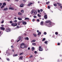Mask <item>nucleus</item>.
<instances>
[{"mask_svg":"<svg viewBox=\"0 0 62 62\" xmlns=\"http://www.w3.org/2000/svg\"><path fill=\"white\" fill-rule=\"evenodd\" d=\"M25 44L24 43H22L21 44L20 46V48H24V47L26 48Z\"/></svg>","mask_w":62,"mask_h":62,"instance_id":"nucleus-1","label":"nucleus"},{"mask_svg":"<svg viewBox=\"0 0 62 62\" xmlns=\"http://www.w3.org/2000/svg\"><path fill=\"white\" fill-rule=\"evenodd\" d=\"M11 25L13 26H16L17 25V24L16 23H12L11 24Z\"/></svg>","mask_w":62,"mask_h":62,"instance_id":"nucleus-2","label":"nucleus"},{"mask_svg":"<svg viewBox=\"0 0 62 62\" xmlns=\"http://www.w3.org/2000/svg\"><path fill=\"white\" fill-rule=\"evenodd\" d=\"M46 23H49V24L50 25H51V24H52V22H51L50 21V20H48L47 21H46Z\"/></svg>","mask_w":62,"mask_h":62,"instance_id":"nucleus-3","label":"nucleus"},{"mask_svg":"<svg viewBox=\"0 0 62 62\" xmlns=\"http://www.w3.org/2000/svg\"><path fill=\"white\" fill-rule=\"evenodd\" d=\"M39 51H43V48H41V47L40 46H39Z\"/></svg>","mask_w":62,"mask_h":62,"instance_id":"nucleus-4","label":"nucleus"},{"mask_svg":"<svg viewBox=\"0 0 62 62\" xmlns=\"http://www.w3.org/2000/svg\"><path fill=\"white\" fill-rule=\"evenodd\" d=\"M0 29L3 31H4V30H5V28L3 27H1Z\"/></svg>","mask_w":62,"mask_h":62,"instance_id":"nucleus-5","label":"nucleus"},{"mask_svg":"<svg viewBox=\"0 0 62 62\" xmlns=\"http://www.w3.org/2000/svg\"><path fill=\"white\" fill-rule=\"evenodd\" d=\"M34 4V3H33L31 2L30 3H29V4H28V5H27V6L28 7H29V6H30V5H32V4Z\"/></svg>","mask_w":62,"mask_h":62,"instance_id":"nucleus-6","label":"nucleus"},{"mask_svg":"<svg viewBox=\"0 0 62 62\" xmlns=\"http://www.w3.org/2000/svg\"><path fill=\"white\" fill-rule=\"evenodd\" d=\"M6 31L7 32H9L10 31V30L9 29H8L6 30Z\"/></svg>","mask_w":62,"mask_h":62,"instance_id":"nucleus-7","label":"nucleus"},{"mask_svg":"<svg viewBox=\"0 0 62 62\" xmlns=\"http://www.w3.org/2000/svg\"><path fill=\"white\" fill-rule=\"evenodd\" d=\"M44 24V22L43 21H41V22L40 24L41 25H43Z\"/></svg>","mask_w":62,"mask_h":62,"instance_id":"nucleus-8","label":"nucleus"},{"mask_svg":"<svg viewBox=\"0 0 62 62\" xmlns=\"http://www.w3.org/2000/svg\"><path fill=\"white\" fill-rule=\"evenodd\" d=\"M9 9L11 10H14V8H13L12 7H10L9 8Z\"/></svg>","mask_w":62,"mask_h":62,"instance_id":"nucleus-9","label":"nucleus"},{"mask_svg":"<svg viewBox=\"0 0 62 62\" xmlns=\"http://www.w3.org/2000/svg\"><path fill=\"white\" fill-rule=\"evenodd\" d=\"M20 7L21 8H23V4H21L20 6Z\"/></svg>","mask_w":62,"mask_h":62,"instance_id":"nucleus-10","label":"nucleus"},{"mask_svg":"<svg viewBox=\"0 0 62 62\" xmlns=\"http://www.w3.org/2000/svg\"><path fill=\"white\" fill-rule=\"evenodd\" d=\"M47 15H46L44 16V17L45 19H47Z\"/></svg>","mask_w":62,"mask_h":62,"instance_id":"nucleus-11","label":"nucleus"},{"mask_svg":"<svg viewBox=\"0 0 62 62\" xmlns=\"http://www.w3.org/2000/svg\"><path fill=\"white\" fill-rule=\"evenodd\" d=\"M25 39V40H26V39L28 40L29 39V38H28V37H25L24 38Z\"/></svg>","mask_w":62,"mask_h":62,"instance_id":"nucleus-12","label":"nucleus"},{"mask_svg":"<svg viewBox=\"0 0 62 62\" xmlns=\"http://www.w3.org/2000/svg\"><path fill=\"white\" fill-rule=\"evenodd\" d=\"M23 58V56H22L20 57L19 58V59H21V60H22Z\"/></svg>","mask_w":62,"mask_h":62,"instance_id":"nucleus-13","label":"nucleus"},{"mask_svg":"<svg viewBox=\"0 0 62 62\" xmlns=\"http://www.w3.org/2000/svg\"><path fill=\"white\" fill-rule=\"evenodd\" d=\"M24 20H28L29 21V18L28 17H26L25 18Z\"/></svg>","mask_w":62,"mask_h":62,"instance_id":"nucleus-14","label":"nucleus"},{"mask_svg":"<svg viewBox=\"0 0 62 62\" xmlns=\"http://www.w3.org/2000/svg\"><path fill=\"white\" fill-rule=\"evenodd\" d=\"M34 10H32L31 11V14H32L33 13H34Z\"/></svg>","mask_w":62,"mask_h":62,"instance_id":"nucleus-15","label":"nucleus"},{"mask_svg":"<svg viewBox=\"0 0 62 62\" xmlns=\"http://www.w3.org/2000/svg\"><path fill=\"white\" fill-rule=\"evenodd\" d=\"M8 10V8H5L3 9L4 10Z\"/></svg>","mask_w":62,"mask_h":62,"instance_id":"nucleus-16","label":"nucleus"},{"mask_svg":"<svg viewBox=\"0 0 62 62\" xmlns=\"http://www.w3.org/2000/svg\"><path fill=\"white\" fill-rule=\"evenodd\" d=\"M17 19L18 20H19V21H21V20H22V18H20L18 17L17 18Z\"/></svg>","mask_w":62,"mask_h":62,"instance_id":"nucleus-17","label":"nucleus"},{"mask_svg":"<svg viewBox=\"0 0 62 62\" xmlns=\"http://www.w3.org/2000/svg\"><path fill=\"white\" fill-rule=\"evenodd\" d=\"M34 15H36V14H37V12L36 11L35 12H34Z\"/></svg>","mask_w":62,"mask_h":62,"instance_id":"nucleus-18","label":"nucleus"},{"mask_svg":"<svg viewBox=\"0 0 62 62\" xmlns=\"http://www.w3.org/2000/svg\"><path fill=\"white\" fill-rule=\"evenodd\" d=\"M18 14L19 15H22V14L20 12H19L18 13Z\"/></svg>","mask_w":62,"mask_h":62,"instance_id":"nucleus-19","label":"nucleus"},{"mask_svg":"<svg viewBox=\"0 0 62 62\" xmlns=\"http://www.w3.org/2000/svg\"><path fill=\"white\" fill-rule=\"evenodd\" d=\"M23 24H24V25H25V24H26V22L24 21V23H23Z\"/></svg>","mask_w":62,"mask_h":62,"instance_id":"nucleus-20","label":"nucleus"},{"mask_svg":"<svg viewBox=\"0 0 62 62\" xmlns=\"http://www.w3.org/2000/svg\"><path fill=\"white\" fill-rule=\"evenodd\" d=\"M34 49H35V48H34V47H32L31 48V50H32V51H34Z\"/></svg>","mask_w":62,"mask_h":62,"instance_id":"nucleus-21","label":"nucleus"},{"mask_svg":"<svg viewBox=\"0 0 62 62\" xmlns=\"http://www.w3.org/2000/svg\"><path fill=\"white\" fill-rule=\"evenodd\" d=\"M3 5V6H6V3H4Z\"/></svg>","mask_w":62,"mask_h":62,"instance_id":"nucleus-22","label":"nucleus"},{"mask_svg":"<svg viewBox=\"0 0 62 62\" xmlns=\"http://www.w3.org/2000/svg\"><path fill=\"white\" fill-rule=\"evenodd\" d=\"M38 17H41V15L39 14H38Z\"/></svg>","mask_w":62,"mask_h":62,"instance_id":"nucleus-23","label":"nucleus"},{"mask_svg":"<svg viewBox=\"0 0 62 62\" xmlns=\"http://www.w3.org/2000/svg\"><path fill=\"white\" fill-rule=\"evenodd\" d=\"M45 38H44L42 40V41H45Z\"/></svg>","mask_w":62,"mask_h":62,"instance_id":"nucleus-24","label":"nucleus"},{"mask_svg":"<svg viewBox=\"0 0 62 62\" xmlns=\"http://www.w3.org/2000/svg\"><path fill=\"white\" fill-rule=\"evenodd\" d=\"M33 35L34 37H37V34H33Z\"/></svg>","mask_w":62,"mask_h":62,"instance_id":"nucleus-25","label":"nucleus"},{"mask_svg":"<svg viewBox=\"0 0 62 62\" xmlns=\"http://www.w3.org/2000/svg\"><path fill=\"white\" fill-rule=\"evenodd\" d=\"M58 32H55V34L56 35H58Z\"/></svg>","mask_w":62,"mask_h":62,"instance_id":"nucleus-26","label":"nucleus"},{"mask_svg":"<svg viewBox=\"0 0 62 62\" xmlns=\"http://www.w3.org/2000/svg\"><path fill=\"white\" fill-rule=\"evenodd\" d=\"M4 20H3H3L2 21L1 23H4Z\"/></svg>","mask_w":62,"mask_h":62,"instance_id":"nucleus-27","label":"nucleus"},{"mask_svg":"<svg viewBox=\"0 0 62 62\" xmlns=\"http://www.w3.org/2000/svg\"><path fill=\"white\" fill-rule=\"evenodd\" d=\"M54 5L55 7H56V6H57V4H54Z\"/></svg>","mask_w":62,"mask_h":62,"instance_id":"nucleus-28","label":"nucleus"},{"mask_svg":"<svg viewBox=\"0 0 62 62\" xmlns=\"http://www.w3.org/2000/svg\"><path fill=\"white\" fill-rule=\"evenodd\" d=\"M4 7H5V6L4 5L2 6L1 7V8H4Z\"/></svg>","mask_w":62,"mask_h":62,"instance_id":"nucleus-29","label":"nucleus"},{"mask_svg":"<svg viewBox=\"0 0 62 62\" xmlns=\"http://www.w3.org/2000/svg\"><path fill=\"white\" fill-rule=\"evenodd\" d=\"M44 43L45 44H48V42H47V41H46L44 42Z\"/></svg>","mask_w":62,"mask_h":62,"instance_id":"nucleus-30","label":"nucleus"},{"mask_svg":"<svg viewBox=\"0 0 62 62\" xmlns=\"http://www.w3.org/2000/svg\"><path fill=\"white\" fill-rule=\"evenodd\" d=\"M23 54V52H22V53H20V54L19 55H22Z\"/></svg>","mask_w":62,"mask_h":62,"instance_id":"nucleus-31","label":"nucleus"},{"mask_svg":"<svg viewBox=\"0 0 62 62\" xmlns=\"http://www.w3.org/2000/svg\"><path fill=\"white\" fill-rule=\"evenodd\" d=\"M19 38L20 40H21L22 39V38L21 37H19Z\"/></svg>","mask_w":62,"mask_h":62,"instance_id":"nucleus-32","label":"nucleus"},{"mask_svg":"<svg viewBox=\"0 0 62 62\" xmlns=\"http://www.w3.org/2000/svg\"><path fill=\"white\" fill-rule=\"evenodd\" d=\"M36 44L35 43H32V45H34V46H35Z\"/></svg>","mask_w":62,"mask_h":62,"instance_id":"nucleus-33","label":"nucleus"},{"mask_svg":"<svg viewBox=\"0 0 62 62\" xmlns=\"http://www.w3.org/2000/svg\"><path fill=\"white\" fill-rule=\"evenodd\" d=\"M21 12H22V13H23L24 11L23 10H21Z\"/></svg>","mask_w":62,"mask_h":62,"instance_id":"nucleus-34","label":"nucleus"},{"mask_svg":"<svg viewBox=\"0 0 62 62\" xmlns=\"http://www.w3.org/2000/svg\"><path fill=\"white\" fill-rule=\"evenodd\" d=\"M40 11L41 12H42V11H43V10L42 9H41L40 10Z\"/></svg>","mask_w":62,"mask_h":62,"instance_id":"nucleus-35","label":"nucleus"},{"mask_svg":"<svg viewBox=\"0 0 62 62\" xmlns=\"http://www.w3.org/2000/svg\"><path fill=\"white\" fill-rule=\"evenodd\" d=\"M44 35H46V34H47V33L46 32H44Z\"/></svg>","mask_w":62,"mask_h":62,"instance_id":"nucleus-36","label":"nucleus"},{"mask_svg":"<svg viewBox=\"0 0 62 62\" xmlns=\"http://www.w3.org/2000/svg\"><path fill=\"white\" fill-rule=\"evenodd\" d=\"M17 27L18 28H20V27H19V26H17Z\"/></svg>","mask_w":62,"mask_h":62,"instance_id":"nucleus-37","label":"nucleus"},{"mask_svg":"<svg viewBox=\"0 0 62 62\" xmlns=\"http://www.w3.org/2000/svg\"><path fill=\"white\" fill-rule=\"evenodd\" d=\"M33 17L34 18H37V16H33Z\"/></svg>","mask_w":62,"mask_h":62,"instance_id":"nucleus-38","label":"nucleus"},{"mask_svg":"<svg viewBox=\"0 0 62 62\" xmlns=\"http://www.w3.org/2000/svg\"><path fill=\"white\" fill-rule=\"evenodd\" d=\"M49 3H50V2L49 1H48L46 3V4H49Z\"/></svg>","mask_w":62,"mask_h":62,"instance_id":"nucleus-39","label":"nucleus"},{"mask_svg":"<svg viewBox=\"0 0 62 62\" xmlns=\"http://www.w3.org/2000/svg\"><path fill=\"white\" fill-rule=\"evenodd\" d=\"M32 42H35V41H36V40H32Z\"/></svg>","mask_w":62,"mask_h":62,"instance_id":"nucleus-40","label":"nucleus"},{"mask_svg":"<svg viewBox=\"0 0 62 62\" xmlns=\"http://www.w3.org/2000/svg\"><path fill=\"white\" fill-rule=\"evenodd\" d=\"M47 8H48V9H50V6H48L47 7Z\"/></svg>","mask_w":62,"mask_h":62,"instance_id":"nucleus-41","label":"nucleus"},{"mask_svg":"<svg viewBox=\"0 0 62 62\" xmlns=\"http://www.w3.org/2000/svg\"><path fill=\"white\" fill-rule=\"evenodd\" d=\"M9 23H12V21H10Z\"/></svg>","mask_w":62,"mask_h":62,"instance_id":"nucleus-42","label":"nucleus"},{"mask_svg":"<svg viewBox=\"0 0 62 62\" xmlns=\"http://www.w3.org/2000/svg\"><path fill=\"white\" fill-rule=\"evenodd\" d=\"M17 22V20H16L14 21V22H15V23H16Z\"/></svg>","mask_w":62,"mask_h":62,"instance_id":"nucleus-43","label":"nucleus"},{"mask_svg":"<svg viewBox=\"0 0 62 62\" xmlns=\"http://www.w3.org/2000/svg\"><path fill=\"white\" fill-rule=\"evenodd\" d=\"M7 60H8V61H9V58H7L6 59Z\"/></svg>","mask_w":62,"mask_h":62,"instance_id":"nucleus-44","label":"nucleus"},{"mask_svg":"<svg viewBox=\"0 0 62 62\" xmlns=\"http://www.w3.org/2000/svg\"><path fill=\"white\" fill-rule=\"evenodd\" d=\"M37 22H39V19H38L37 20Z\"/></svg>","mask_w":62,"mask_h":62,"instance_id":"nucleus-45","label":"nucleus"},{"mask_svg":"<svg viewBox=\"0 0 62 62\" xmlns=\"http://www.w3.org/2000/svg\"><path fill=\"white\" fill-rule=\"evenodd\" d=\"M34 53L35 54H37V51H34Z\"/></svg>","mask_w":62,"mask_h":62,"instance_id":"nucleus-46","label":"nucleus"},{"mask_svg":"<svg viewBox=\"0 0 62 62\" xmlns=\"http://www.w3.org/2000/svg\"><path fill=\"white\" fill-rule=\"evenodd\" d=\"M35 21V19H33L32 20L33 22H34Z\"/></svg>","mask_w":62,"mask_h":62,"instance_id":"nucleus-47","label":"nucleus"},{"mask_svg":"<svg viewBox=\"0 0 62 62\" xmlns=\"http://www.w3.org/2000/svg\"><path fill=\"white\" fill-rule=\"evenodd\" d=\"M23 0L24 2H26V0Z\"/></svg>","mask_w":62,"mask_h":62,"instance_id":"nucleus-48","label":"nucleus"},{"mask_svg":"<svg viewBox=\"0 0 62 62\" xmlns=\"http://www.w3.org/2000/svg\"><path fill=\"white\" fill-rule=\"evenodd\" d=\"M33 57V55L30 56V58H31V57Z\"/></svg>","mask_w":62,"mask_h":62,"instance_id":"nucleus-49","label":"nucleus"},{"mask_svg":"<svg viewBox=\"0 0 62 62\" xmlns=\"http://www.w3.org/2000/svg\"><path fill=\"white\" fill-rule=\"evenodd\" d=\"M38 12H39V13L40 12V10H38Z\"/></svg>","mask_w":62,"mask_h":62,"instance_id":"nucleus-50","label":"nucleus"},{"mask_svg":"<svg viewBox=\"0 0 62 62\" xmlns=\"http://www.w3.org/2000/svg\"><path fill=\"white\" fill-rule=\"evenodd\" d=\"M20 40L19 39L17 41V42H19V41H20Z\"/></svg>","mask_w":62,"mask_h":62,"instance_id":"nucleus-51","label":"nucleus"},{"mask_svg":"<svg viewBox=\"0 0 62 62\" xmlns=\"http://www.w3.org/2000/svg\"><path fill=\"white\" fill-rule=\"evenodd\" d=\"M22 23H24V21H23V20H22V21L21 22Z\"/></svg>","mask_w":62,"mask_h":62,"instance_id":"nucleus-52","label":"nucleus"},{"mask_svg":"<svg viewBox=\"0 0 62 62\" xmlns=\"http://www.w3.org/2000/svg\"><path fill=\"white\" fill-rule=\"evenodd\" d=\"M1 26L2 27H4V25H1Z\"/></svg>","mask_w":62,"mask_h":62,"instance_id":"nucleus-53","label":"nucleus"},{"mask_svg":"<svg viewBox=\"0 0 62 62\" xmlns=\"http://www.w3.org/2000/svg\"><path fill=\"white\" fill-rule=\"evenodd\" d=\"M2 5V3H0V7Z\"/></svg>","mask_w":62,"mask_h":62,"instance_id":"nucleus-54","label":"nucleus"},{"mask_svg":"<svg viewBox=\"0 0 62 62\" xmlns=\"http://www.w3.org/2000/svg\"><path fill=\"white\" fill-rule=\"evenodd\" d=\"M15 1H16V2H18V0H15Z\"/></svg>","mask_w":62,"mask_h":62,"instance_id":"nucleus-55","label":"nucleus"},{"mask_svg":"<svg viewBox=\"0 0 62 62\" xmlns=\"http://www.w3.org/2000/svg\"><path fill=\"white\" fill-rule=\"evenodd\" d=\"M14 19H15V20H16V19H17V18L16 17H14Z\"/></svg>","mask_w":62,"mask_h":62,"instance_id":"nucleus-56","label":"nucleus"},{"mask_svg":"<svg viewBox=\"0 0 62 62\" xmlns=\"http://www.w3.org/2000/svg\"><path fill=\"white\" fill-rule=\"evenodd\" d=\"M39 34L40 35L41 34V33L40 32H39Z\"/></svg>","mask_w":62,"mask_h":62,"instance_id":"nucleus-57","label":"nucleus"},{"mask_svg":"<svg viewBox=\"0 0 62 62\" xmlns=\"http://www.w3.org/2000/svg\"><path fill=\"white\" fill-rule=\"evenodd\" d=\"M18 23H21V22L20 21H19V22H18Z\"/></svg>","mask_w":62,"mask_h":62,"instance_id":"nucleus-58","label":"nucleus"},{"mask_svg":"<svg viewBox=\"0 0 62 62\" xmlns=\"http://www.w3.org/2000/svg\"><path fill=\"white\" fill-rule=\"evenodd\" d=\"M28 50H30V47H28Z\"/></svg>","mask_w":62,"mask_h":62,"instance_id":"nucleus-59","label":"nucleus"},{"mask_svg":"<svg viewBox=\"0 0 62 62\" xmlns=\"http://www.w3.org/2000/svg\"><path fill=\"white\" fill-rule=\"evenodd\" d=\"M59 5L60 6H61V4H59Z\"/></svg>","mask_w":62,"mask_h":62,"instance_id":"nucleus-60","label":"nucleus"},{"mask_svg":"<svg viewBox=\"0 0 62 62\" xmlns=\"http://www.w3.org/2000/svg\"><path fill=\"white\" fill-rule=\"evenodd\" d=\"M15 56H17L18 55V54H15Z\"/></svg>","mask_w":62,"mask_h":62,"instance_id":"nucleus-61","label":"nucleus"},{"mask_svg":"<svg viewBox=\"0 0 62 62\" xmlns=\"http://www.w3.org/2000/svg\"><path fill=\"white\" fill-rule=\"evenodd\" d=\"M11 48H13V46H11Z\"/></svg>","mask_w":62,"mask_h":62,"instance_id":"nucleus-62","label":"nucleus"},{"mask_svg":"<svg viewBox=\"0 0 62 62\" xmlns=\"http://www.w3.org/2000/svg\"><path fill=\"white\" fill-rule=\"evenodd\" d=\"M37 32L38 33H39V31L37 30Z\"/></svg>","mask_w":62,"mask_h":62,"instance_id":"nucleus-63","label":"nucleus"},{"mask_svg":"<svg viewBox=\"0 0 62 62\" xmlns=\"http://www.w3.org/2000/svg\"><path fill=\"white\" fill-rule=\"evenodd\" d=\"M60 45V43H58V45Z\"/></svg>","mask_w":62,"mask_h":62,"instance_id":"nucleus-64","label":"nucleus"}]
</instances>
